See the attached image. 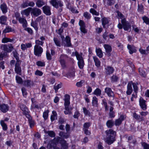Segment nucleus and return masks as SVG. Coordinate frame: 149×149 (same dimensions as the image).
<instances>
[{
  "label": "nucleus",
  "instance_id": "nucleus-5",
  "mask_svg": "<svg viewBox=\"0 0 149 149\" xmlns=\"http://www.w3.org/2000/svg\"><path fill=\"white\" fill-rule=\"evenodd\" d=\"M61 139H62V138L59 136L54 138L53 139L51 140L49 142L47 145V147L49 148H52L54 144H56L59 142L60 143Z\"/></svg>",
  "mask_w": 149,
  "mask_h": 149
},
{
  "label": "nucleus",
  "instance_id": "nucleus-9",
  "mask_svg": "<svg viewBox=\"0 0 149 149\" xmlns=\"http://www.w3.org/2000/svg\"><path fill=\"white\" fill-rule=\"evenodd\" d=\"M49 2L53 6L56 8H58V6L60 7H62L63 6V4L61 1L50 0Z\"/></svg>",
  "mask_w": 149,
  "mask_h": 149
},
{
  "label": "nucleus",
  "instance_id": "nucleus-48",
  "mask_svg": "<svg viewBox=\"0 0 149 149\" xmlns=\"http://www.w3.org/2000/svg\"><path fill=\"white\" fill-rule=\"evenodd\" d=\"M91 125V123L90 122L85 123L83 125V129H88Z\"/></svg>",
  "mask_w": 149,
  "mask_h": 149
},
{
  "label": "nucleus",
  "instance_id": "nucleus-22",
  "mask_svg": "<svg viewBox=\"0 0 149 149\" xmlns=\"http://www.w3.org/2000/svg\"><path fill=\"white\" fill-rule=\"evenodd\" d=\"M33 82L30 80H25L24 81L23 85L27 87H30L31 86L33 85Z\"/></svg>",
  "mask_w": 149,
  "mask_h": 149
},
{
  "label": "nucleus",
  "instance_id": "nucleus-32",
  "mask_svg": "<svg viewBox=\"0 0 149 149\" xmlns=\"http://www.w3.org/2000/svg\"><path fill=\"white\" fill-rule=\"evenodd\" d=\"M93 58L95 66L97 68L100 67L101 64V62L100 61L96 56H93Z\"/></svg>",
  "mask_w": 149,
  "mask_h": 149
},
{
  "label": "nucleus",
  "instance_id": "nucleus-6",
  "mask_svg": "<svg viewBox=\"0 0 149 149\" xmlns=\"http://www.w3.org/2000/svg\"><path fill=\"white\" fill-rule=\"evenodd\" d=\"M34 54L38 57L40 56L43 51L42 48L40 46H35L34 47Z\"/></svg>",
  "mask_w": 149,
  "mask_h": 149
},
{
  "label": "nucleus",
  "instance_id": "nucleus-56",
  "mask_svg": "<svg viewBox=\"0 0 149 149\" xmlns=\"http://www.w3.org/2000/svg\"><path fill=\"white\" fill-rule=\"evenodd\" d=\"M12 31V29L9 27H7L3 31V33H6Z\"/></svg>",
  "mask_w": 149,
  "mask_h": 149
},
{
  "label": "nucleus",
  "instance_id": "nucleus-8",
  "mask_svg": "<svg viewBox=\"0 0 149 149\" xmlns=\"http://www.w3.org/2000/svg\"><path fill=\"white\" fill-rule=\"evenodd\" d=\"M2 49L6 52H11L13 49V47L11 44L7 45H1Z\"/></svg>",
  "mask_w": 149,
  "mask_h": 149
},
{
  "label": "nucleus",
  "instance_id": "nucleus-34",
  "mask_svg": "<svg viewBox=\"0 0 149 149\" xmlns=\"http://www.w3.org/2000/svg\"><path fill=\"white\" fill-rule=\"evenodd\" d=\"M67 7L73 13H78V11L77 10H75L72 6L69 3H68Z\"/></svg>",
  "mask_w": 149,
  "mask_h": 149
},
{
  "label": "nucleus",
  "instance_id": "nucleus-2",
  "mask_svg": "<svg viewBox=\"0 0 149 149\" xmlns=\"http://www.w3.org/2000/svg\"><path fill=\"white\" fill-rule=\"evenodd\" d=\"M121 24L119 22L117 25L119 29H121L123 27V29L125 31H128L131 29V25L127 21L126 19H123L121 21Z\"/></svg>",
  "mask_w": 149,
  "mask_h": 149
},
{
  "label": "nucleus",
  "instance_id": "nucleus-31",
  "mask_svg": "<svg viewBox=\"0 0 149 149\" xmlns=\"http://www.w3.org/2000/svg\"><path fill=\"white\" fill-rule=\"evenodd\" d=\"M65 40L66 44L64 45V46L67 47L71 46L72 45L70 42V38L69 36H67L66 37Z\"/></svg>",
  "mask_w": 149,
  "mask_h": 149
},
{
  "label": "nucleus",
  "instance_id": "nucleus-30",
  "mask_svg": "<svg viewBox=\"0 0 149 149\" xmlns=\"http://www.w3.org/2000/svg\"><path fill=\"white\" fill-rule=\"evenodd\" d=\"M132 85V84L130 83H128V84L127 86V90L126 92L127 94V95H130L132 92L133 90Z\"/></svg>",
  "mask_w": 149,
  "mask_h": 149
},
{
  "label": "nucleus",
  "instance_id": "nucleus-12",
  "mask_svg": "<svg viewBox=\"0 0 149 149\" xmlns=\"http://www.w3.org/2000/svg\"><path fill=\"white\" fill-rule=\"evenodd\" d=\"M146 101L144 100L142 98H140L139 102V104L141 108L144 111L146 110L147 109V106L146 104Z\"/></svg>",
  "mask_w": 149,
  "mask_h": 149
},
{
  "label": "nucleus",
  "instance_id": "nucleus-50",
  "mask_svg": "<svg viewBox=\"0 0 149 149\" xmlns=\"http://www.w3.org/2000/svg\"><path fill=\"white\" fill-rule=\"evenodd\" d=\"M84 82V80H81L80 81L76 83V86L78 87H81L83 86V84Z\"/></svg>",
  "mask_w": 149,
  "mask_h": 149
},
{
  "label": "nucleus",
  "instance_id": "nucleus-61",
  "mask_svg": "<svg viewBox=\"0 0 149 149\" xmlns=\"http://www.w3.org/2000/svg\"><path fill=\"white\" fill-rule=\"evenodd\" d=\"M24 30L27 31L28 33L31 35H32L33 34V31L31 29L29 28H24Z\"/></svg>",
  "mask_w": 149,
  "mask_h": 149
},
{
  "label": "nucleus",
  "instance_id": "nucleus-7",
  "mask_svg": "<svg viewBox=\"0 0 149 149\" xmlns=\"http://www.w3.org/2000/svg\"><path fill=\"white\" fill-rule=\"evenodd\" d=\"M31 14L32 16L36 17L41 14L42 12L40 9L37 8L31 7Z\"/></svg>",
  "mask_w": 149,
  "mask_h": 149
},
{
  "label": "nucleus",
  "instance_id": "nucleus-29",
  "mask_svg": "<svg viewBox=\"0 0 149 149\" xmlns=\"http://www.w3.org/2000/svg\"><path fill=\"white\" fill-rule=\"evenodd\" d=\"M128 49L129 50V53L130 54H132L133 53H135L136 52V50L135 47L133 46H131L128 45L127 46Z\"/></svg>",
  "mask_w": 149,
  "mask_h": 149
},
{
  "label": "nucleus",
  "instance_id": "nucleus-55",
  "mask_svg": "<svg viewBox=\"0 0 149 149\" xmlns=\"http://www.w3.org/2000/svg\"><path fill=\"white\" fill-rule=\"evenodd\" d=\"M36 64L38 66L40 67H43L45 65V63L44 62L40 61H37Z\"/></svg>",
  "mask_w": 149,
  "mask_h": 149
},
{
  "label": "nucleus",
  "instance_id": "nucleus-60",
  "mask_svg": "<svg viewBox=\"0 0 149 149\" xmlns=\"http://www.w3.org/2000/svg\"><path fill=\"white\" fill-rule=\"evenodd\" d=\"M141 144L144 149H149V144L145 142H142Z\"/></svg>",
  "mask_w": 149,
  "mask_h": 149
},
{
  "label": "nucleus",
  "instance_id": "nucleus-10",
  "mask_svg": "<svg viewBox=\"0 0 149 149\" xmlns=\"http://www.w3.org/2000/svg\"><path fill=\"white\" fill-rule=\"evenodd\" d=\"M65 102L64 103L65 106V109L68 110L70 104V96L69 95L66 94L65 95Z\"/></svg>",
  "mask_w": 149,
  "mask_h": 149
},
{
  "label": "nucleus",
  "instance_id": "nucleus-27",
  "mask_svg": "<svg viewBox=\"0 0 149 149\" xmlns=\"http://www.w3.org/2000/svg\"><path fill=\"white\" fill-rule=\"evenodd\" d=\"M32 46L31 43H28L26 44H22L21 45V49L23 51L26 49L27 48H30Z\"/></svg>",
  "mask_w": 149,
  "mask_h": 149
},
{
  "label": "nucleus",
  "instance_id": "nucleus-3",
  "mask_svg": "<svg viewBox=\"0 0 149 149\" xmlns=\"http://www.w3.org/2000/svg\"><path fill=\"white\" fill-rule=\"evenodd\" d=\"M75 55L78 61V64L79 68L81 69H83L84 65V63L82 57V54H79L78 52H76Z\"/></svg>",
  "mask_w": 149,
  "mask_h": 149
},
{
  "label": "nucleus",
  "instance_id": "nucleus-59",
  "mask_svg": "<svg viewBox=\"0 0 149 149\" xmlns=\"http://www.w3.org/2000/svg\"><path fill=\"white\" fill-rule=\"evenodd\" d=\"M49 111L46 110L43 113V117L45 120H46L48 118Z\"/></svg>",
  "mask_w": 149,
  "mask_h": 149
},
{
  "label": "nucleus",
  "instance_id": "nucleus-24",
  "mask_svg": "<svg viewBox=\"0 0 149 149\" xmlns=\"http://www.w3.org/2000/svg\"><path fill=\"white\" fill-rule=\"evenodd\" d=\"M0 7L3 14H5L7 12L8 8L5 3H3L1 4Z\"/></svg>",
  "mask_w": 149,
  "mask_h": 149
},
{
  "label": "nucleus",
  "instance_id": "nucleus-63",
  "mask_svg": "<svg viewBox=\"0 0 149 149\" xmlns=\"http://www.w3.org/2000/svg\"><path fill=\"white\" fill-rule=\"evenodd\" d=\"M80 113L78 110H76L74 112L73 115V117L75 118H78L80 116Z\"/></svg>",
  "mask_w": 149,
  "mask_h": 149
},
{
  "label": "nucleus",
  "instance_id": "nucleus-51",
  "mask_svg": "<svg viewBox=\"0 0 149 149\" xmlns=\"http://www.w3.org/2000/svg\"><path fill=\"white\" fill-rule=\"evenodd\" d=\"M139 72L140 75L143 77H145L146 76V74L144 71L141 68H139Z\"/></svg>",
  "mask_w": 149,
  "mask_h": 149
},
{
  "label": "nucleus",
  "instance_id": "nucleus-25",
  "mask_svg": "<svg viewBox=\"0 0 149 149\" xmlns=\"http://www.w3.org/2000/svg\"><path fill=\"white\" fill-rule=\"evenodd\" d=\"M105 69L106 74L108 75L112 74L114 70L113 68L109 66H107L105 68Z\"/></svg>",
  "mask_w": 149,
  "mask_h": 149
},
{
  "label": "nucleus",
  "instance_id": "nucleus-40",
  "mask_svg": "<svg viewBox=\"0 0 149 149\" xmlns=\"http://www.w3.org/2000/svg\"><path fill=\"white\" fill-rule=\"evenodd\" d=\"M93 94L97 96H100L101 94V91L99 88H97L93 92Z\"/></svg>",
  "mask_w": 149,
  "mask_h": 149
},
{
  "label": "nucleus",
  "instance_id": "nucleus-52",
  "mask_svg": "<svg viewBox=\"0 0 149 149\" xmlns=\"http://www.w3.org/2000/svg\"><path fill=\"white\" fill-rule=\"evenodd\" d=\"M90 12L93 15L97 16L99 14L98 12H97L96 10L92 8H91L90 9Z\"/></svg>",
  "mask_w": 149,
  "mask_h": 149
},
{
  "label": "nucleus",
  "instance_id": "nucleus-17",
  "mask_svg": "<svg viewBox=\"0 0 149 149\" xmlns=\"http://www.w3.org/2000/svg\"><path fill=\"white\" fill-rule=\"evenodd\" d=\"M60 143L61 144V148L63 149H67L68 148V144L64 139H61L60 141Z\"/></svg>",
  "mask_w": 149,
  "mask_h": 149
},
{
  "label": "nucleus",
  "instance_id": "nucleus-35",
  "mask_svg": "<svg viewBox=\"0 0 149 149\" xmlns=\"http://www.w3.org/2000/svg\"><path fill=\"white\" fill-rule=\"evenodd\" d=\"M92 104L93 106L95 107H98V100L95 96H94L93 97Z\"/></svg>",
  "mask_w": 149,
  "mask_h": 149
},
{
  "label": "nucleus",
  "instance_id": "nucleus-13",
  "mask_svg": "<svg viewBox=\"0 0 149 149\" xmlns=\"http://www.w3.org/2000/svg\"><path fill=\"white\" fill-rule=\"evenodd\" d=\"M9 109V106L7 104H2L0 106V110L4 113L6 112Z\"/></svg>",
  "mask_w": 149,
  "mask_h": 149
},
{
  "label": "nucleus",
  "instance_id": "nucleus-38",
  "mask_svg": "<svg viewBox=\"0 0 149 149\" xmlns=\"http://www.w3.org/2000/svg\"><path fill=\"white\" fill-rule=\"evenodd\" d=\"M102 21L103 27L105 28V25L109 23L108 19L105 17H103L102 19Z\"/></svg>",
  "mask_w": 149,
  "mask_h": 149
},
{
  "label": "nucleus",
  "instance_id": "nucleus-23",
  "mask_svg": "<svg viewBox=\"0 0 149 149\" xmlns=\"http://www.w3.org/2000/svg\"><path fill=\"white\" fill-rule=\"evenodd\" d=\"M124 117L123 115L120 116L119 118L116 119L115 121V125L116 126H119L120 125L122 122V121L124 120Z\"/></svg>",
  "mask_w": 149,
  "mask_h": 149
},
{
  "label": "nucleus",
  "instance_id": "nucleus-62",
  "mask_svg": "<svg viewBox=\"0 0 149 149\" xmlns=\"http://www.w3.org/2000/svg\"><path fill=\"white\" fill-rule=\"evenodd\" d=\"M46 55L47 59L48 60H50L52 59V57L51 55L50 54L49 52L47 50L46 53Z\"/></svg>",
  "mask_w": 149,
  "mask_h": 149
},
{
  "label": "nucleus",
  "instance_id": "nucleus-18",
  "mask_svg": "<svg viewBox=\"0 0 149 149\" xmlns=\"http://www.w3.org/2000/svg\"><path fill=\"white\" fill-rule=\"evenodd\" d=\"M44 13L47 15H49L51 14L50 7L47 6H45L42 7Z\"/></svg>",
  "mask_w": 149,
  "mask_h": 149
},
{
  "label": "nucleus",
  "instance_id": "nucleus-54",
  "mask_svg": "<svg viewBox=\"0 0 149 149\" xmlns=\"http://www.w3.org/2000/svg\"><path fill=\"white\" fill-rule=\"evenodd\" d=\"M13 53L14 56L17 60V61L20 62V61L19 60V55L16 52H13Z\"/></svg>",
  "mask_w": 149,
  "mask_h": 149
},
{
  "label": "nucleus",
  "instance_id": "nucleus-20",
  "mask_svg": "<svg viewBox=\"0 0 149 149\" xmlns=\"http://www.w3.org/2000/svg\"><path fill=\"white\" fill-rule=\"evenodd\" d=\"M19 22L22 24V26L24 28L26 27L27 25V23L25 18L22 17H20L18 20Z\"/></svg>",
  "mask_w": 149,
  "mask_h": 149
},
{
  "label": "nucleus",
  "instance_id": "nucleus-14",
  "mask_svg": "<svg viewBox=\"0 0 149 149\" xmlns=\"http://www.w3.org/2000/svg\"><path fill=\"white\" fill-rule=\"evenodd\" d=\"M70 133L67 132H66L62 131H61L58 134L59 136L62 139H67L69 138L70 136Z\"/></svg>",
  "mask_w": 149,
  "mask_h": 149
},
{
  "label": "nucleus",
  "instance_id": "nucleus-41",
  "mask_svg": "<svg viewBox=\"0 0 149 149\" xmlns=\"http://www.w3.org/2000/svg\"><path fill=\"white\" fill-rule=\"evenodd\" d=\"M83 112L85 116H88L89 117L91 116V114L90 111L87 110L85 107L83 108Z\"/></svg>",
  "mask_w": 149,
  "mask_h": 149
},
{
  "label": "nucleus",
  "instance_id": "nucleus-58",
  "mask_svg": "<svg viewBox=\"0 0 149 149\" xmlns=\"http://www.w3.org/2000/svg\"><path fill=\"white\" fill-rule=\"evenodd\" d=\"M115 3L114 0H107V5L109 6L113 5Z\"/></svg>",
  "mask_w": 149,
  "mask_h": 149
},
{
  "label": "nucleus",
  "instance_id": "nucleus-45",
  "mask_svg": "<svg viewBox=\"0 0 149 149\" xmlns=\"http://www.w3.org/2000/svg\"><path fill=\"white\" fill-rule=\"evenodd\" d=\"M45 132L51 137H54L55 136V134L53 131H46Z\"/></svg>",
  "mask_w": 149,
  "mask_h": 149
},
{
  "label": "nucleus",
  "instance_id": "nucleus-15",
  "mask_svg": "<svg viewBox=\"0 0 149 149\" xmlns=\"http://www.w3.org/2000/svg\"><path fill=\"white\" fill-rule=\"evenodd\" d=\"M20 62L17 61L15 65V72L19 75H21L22 71L21 68L20 67Z\"/></svg>",
  "mask_w": 149,
  "mask_h": 149
},
{
  "label": "nucleus",
  "instance_id": "nucleus-16",
  "mask_svg": "<svg viewBox=\"0 0 149 149\" xmlns=\"http://www.w3.org/2000/svg\"><path fill=\"white\" fill-rule=\"evenodd\" d=\"M105 49V51L108 56L111 55L110 53L112 51V48L111 46L108 44H104V46Z\"/></svg>",
  "mask_w": 149,
  "mask_h": 149
},
{
  "label": "nucleus",
  "instance_id": "nucleus-28",
  "mask_svg": "<svg viewBox=\"0 0 149 149\" xmlns=\"http://www.w3.org/2000/svg\"><path fill=\"white\" fill-rule=\"evenodd\" d=\"M133 117L137 120L142 121L144 120V118L143 117L135 113H133Z\"/></svg>",
  "mask_w": 149,
  "mask_h": 149
},
{
  "label": "nucleus",
  "instance_id": "nucleus-49",
  "mask_svg": "<svg viewBox=\"0 0 149 149\" xmlns=\"http://www.w3.org/2000/svg\"><path fill=\"white\" fill-rule=\"evenodd\" d=\"M33 98H31V99L32 103V104L31 105V109H33L34 108H37V109L39 108V106L37 104H36L34 102H33Z\"/></svg>",
  "mask_w": 149,
  "mask_h": 149
},
{
  "label": "nucleus",
  "instance_id": "nucleus-19",
  "mask_svg": "<svg viewBox=\"0 0 149 149\" xmlns=\"http://www.w3.org/2000/svg\"><path fill=\"white\" fill-rule=\"evenodd\" d=\"M21 109L23 111V113L26 114L29 113V111L27 107L24 105L21 104L19 106Z\"/></svg>",
  "mask_w": 149,
  "mask_h": 149
},
{
  "label": "nucleus",
  "instance_id": "nucleus-44",
  "mask_svg": "<svg viewBox=\"0 0 149 149\" xmlns=\"http://www.w3.org/2000/svg\"><path fill=\"white\" fill-rule=\"evenodd\" d=\"M55 45L58 47H60L61 46V43L60 40L57 38H54L53 39Z\"/></svg>",
  "mask_w": 149,
  "mask_h": 149
},
{
  "label": "nucleus",
  "instance_id": "nucleus-57",
  "mask_svg": "<svg viewBox=\"0 0 149 149\" xmlns=\"http://www.w3.org/2000/svg\"><path fill=\"white\" fill-rule=\"evenodd\" d=\"M16 79L17 82L18 84H21L23 81L22 79L18 76H16Z\"/></svg>",
  "mask_w": 149,
  "mask_h": 149
},
{
  "label": "nucleus",
  "instance_id": "nucleus-4",
  "mask_svg": "<svg viewBox=\"0 0 149 149\" xmlns=\"http://www.w3.org/2000/svg\"><path fill=\"white\" fill-rule=\"evenodd\" d=\"M68 58V56L67 55L61 54L60 55L59 58V61L63 68H64L66 67V61Z\"/></svg>",
  "mask_w": 149,
  "mask_h": 149
},
{
  "label": "nucleus",
  "instance_id": "nucleus-47",
  "mask_svg": "<svg viewBox=\"0 0 149 149\" xmlns=\"http://www.w3.org/2000/svg\"><path fill=\"white\" fill-rule=\"evenodd\" d=\"M132 84L133 85L134 90L135 93V94L137 95L138 90V88L136 84L134 83H132Z\"/></svg>",
  "mask_w": 149,
  "mask_h": 149
},
{
  "label": "nucleus",
  "instance_id": "nucleus-11",
  "mask_svg": "<svg viewBox=\"0 0 149 149\" xmlns=\"http://www.w3.org/2000/svg\"><path fill=\"white\" fill-rule=\"evenodd\" d=\"M79 25L80 26L81 31L84 33H87V31L85 28L86 26L84 22L82 20H80L79 22Z\"/></svg>",
  "mask_w": 149,
  "mask_h": 149
},
{
  "label": "nucleus",
  "instance_id": "nucleus-53",
  "mask_svg": "<svg viewBox=\"0 0 149 149\" xmlns=\"http://www.w3.org/2000/svg\"><path fill=\"white\" fill-rule=\"evenodd\" d=\"M35 43L36 44L35 46H40V45L42 46L44 43V42L42 41H40L38 40H36L35 41Z\"/></svg>",
  "mask_w": 149,
  "mask_h": 149
},
{
  "label": "nucleus",
  "instance_id": "nucleus-39",
  "mask_svg": "<svg viewBox=\"0 0 149 149\" xmlns=\"http://www.w3.org/2000/svg\"><path fill=\"white\" fill-rule=\"evenodd\" d=\"M106 125L108 128H111L114 125L113 120H108L106 123Z\"/></svg>",
  "mask_w": 149,
  "mask_h": 149
},
{
  "label": "nucleus",
  "instance_id": "nucleus-36",
  "mask_svg": "<svg viewBox=\"0 0 149 149\" xmlns=\"http://www.w3.org/2000/svg\"><path fill=\"white\" fill-rule=\"evenodd\" d=\"M31 25L33 26L34 29L37 31L38 30V22L36 21H33L32 20V21L31 23Z\"/></svg>",
  "mask_w": 149,
  "mask_h": 149
},
{
  "label": "nucleus",
  "instance_id": "nucleus-37",
  "mask_svg": "<svg viewBox=\"0 0 149 149\" xmlns=\"http://www.w3.org/2000/svg\"><path fill=\"white\" fill-rule=\"evenodd\" d=\"M36 3L38 8H40L45 5V3L42 0H38Z\"/></svg>",
  "mask_w": 149,
  "mask_h": 149
},
{
  "label": "nucleus",
  "instance_id": "nucleus-46",
  "mask_svg": "<svg viewBox=\"0 0 149 149\" xmlns=\"http://www.w3.org/2000/svg\"><path fill=\"white\" fill-rule=\"evenodd\" d=\"M111 82L113 83L117 82L118 79V77L116 75H113L111 78Z\"/></svg>",
  "mask_w": 149,
  "mask_h": 149
},
{
  "label": "nucleus",
  "instance_id": "nucleus-33",
  "mask_svg": "<svg viewBox=\"0 0 149 149\" xmlns=\"http://www.w3.org/2000/svg\"><path fill=\"white\" fill-rule=\"evenodd\" d=\"M7 19V17L4 15H2L0 17V22L2 24H5Z\"/></svg>",
  "mask_w": 149,
  "mask_h": 149
},
{
  "label": "nucleus",
  "instance_id": "nucleus-43",
  "mask_svg": "<svg viewBox=\"0 0 149 149\" xmlns=\"http://www.w3.org/2000/svg\"><path fill=\"white\" fill-rule=\"evenodd\" d=\"M1 124L3 127V129L4 131H6L8 129L7 126L4 122V121L1 120L0 121Z\"/></svg>",
  "mask_w": 149,
  "mask_h": 149
},
{
  "label": "nucleus",
  "instance_id": "nucleus-21",
  "mask_svg": "<svg viewBox=\"0 0 149 149\" xmlns=\"http://www.w3.org/2000/svg\"><path fill=\"white\" fill-rule=\"evenodd\" d=\"M31 7H29L25 9L22 10L21 12V14L22 15H26L28 16L29 15L30 12L31 11Z\"/></svg>",
  "mask_w": 149,
  "mask_h": 149
},
{
  "label": "nucleus",
  "instance_id": "nucleus-1",
  "mask_svg": "<svg viewBox=\"0 0 149 149\" xmlns=\"http://www.w3.org/2000/svg\"><path fill=\"white\" fill-rule=\"evenodd\" d=\"M105 133L106 137L104 139V141L108 145H110L116 141V133L113 130L109 129L106 130Z\"/></svg>",
  "mask_w": 149,
  "mask_h": 149
},
{
  "label": "nucleus",
  "instance_id": "nucleus-42",
  "mask_svg": "<svg viewBox=\"0 0 149 149\" xmlns=\"http://www.w3.org/2000/svg\"><path fill=\"white\" fill-rule=\"evenodd\" d=\"M96 52L97 56L100 58H102L103 56V53L102 50L100 48L96 49Z\"/></svg>",
  "mask_w": 149,
  "mask_h": 149
},
{
  "label": "nucleus",
  "instance_id": "nucleus-26",
  "mask_svg": "<svg viewBox=\"0 0 149 149\" xmlns=\"http://www.w3.org/2000/svg\"><path fill=\"white\" fill-rule=\"evenodd\" d=\"M105 92L107 93L109 97H113L114 96L113 92L110 88L106 87L105 89Z\"/></svg>",
  "mask_w": 149,
  "mask_h": 149
},
{
  "label": "nucleus",
  "instance_id": "nucleus-64",
  "mask_svg": "<svg viewBox=\"0 0 149 149\" xmlns=\"http://www.w3.org/2000/svg\"><path fill=\"white\" fill-rule=\"evenodd\" d=\"M142 19L143 20L144 22L146 23L147 24H149V19L148 18L146 17H142Z\"/></svg>",
  "mask_w": 149,
  "mask_h": 149
}]
</instances>
